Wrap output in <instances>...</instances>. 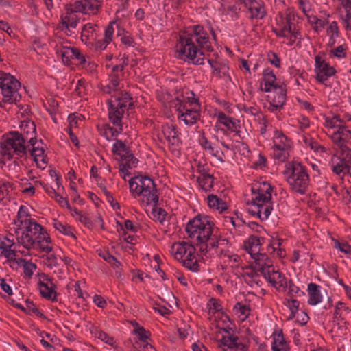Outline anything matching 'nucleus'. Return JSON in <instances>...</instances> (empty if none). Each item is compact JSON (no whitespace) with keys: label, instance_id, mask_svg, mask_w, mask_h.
<instances>
[{"label":"nucleus","instance_id":"obj_55","mask_svg":"<svg viewBox=\"0 0 351 351\" xmlns=\"http://www.w3.org/2000/svg\"><path fill=\"white\" fill-rule=\"evenodd\" d=\"M254 120L259 125L260 134L262 135L265 134L267 127V121L266 119V117L263 114H258V117L254 119Z\"/></svg>","mask_w":351,"mask_h":351},{"label":"nucleus","instance_id":"obj_4","mask_svg":"<svg viewBox=\"0 0 351 351\" xmlns=\"http://www.w3.org/2000/svg\"><path fill=\"white\" fill-rule=\"evenodd\" d=\"M130 191L144 206H156L158 196L156 184L152 179L146 176H137L129 181Z\"/></svg>","mask_w":351,"mask_h":351},{"label":"nucleus","instance_id":"obj_19","mask_svg":"<svg viewBox=\"0 0 351 351\" xmlns=\"http://www.w3.org/2000/svg\"><path fill=\"white\" fill-rule=\"evenodd\" d=\"M112 152L113 154L119 156L122 162H132V165H135L137 161L129 147L121 140H115Z\"/></svg>","mask_w":351,"mask_h":351},{"label":"nucleus","instance_id":"obj_20","mask_svg":"<svg viewBox=\"0 0 351 351\" xmlns=\"http://www.w3.org/2000/svg\"><path fill=\"white\" fill-rule=\"evenodd\" d=\"M162 132L169 143V148L173 151H177L180 144L179 134L176 130V126L173 124H165L162 127Z\"/></svg>","mask_w":351,"mask_h":351},{"label":"nucleus","instance_id":"obj_6","mask_svg":"<svg viewBox=\"0 0 351 351\" xmlns=\"http://www.w3.org/2000/svg\"><path fill=\"white\" fill-rule=\"evenodd\" d=\"M20 82L10 73H0V107L5 104L17 105L21 100Z\"/></svg>","mask_w":351,"mask_h":351},{"label":"nucleus","instance_id":"obj_56","mask_svg":"<svg viewBox=\"0 0 351 351\" xmlns=\"http://www.w3.org/2000/svg\"><path fill=\"white\" fill-rule=\"evenodd\" d=\"M300 3L303 12L308 17L307 12L311 10L315 4V1L313 0H300Z\"/></svg>","mask_w":351,"mask_h":351},{"label":"nucleus","instance_id":"obj_29","mask_svg":"<svg viewBox=\"0 0 351 351\" xmlns=\"http://www.w3.org/2000/svg\"><path fill=\"white\" fill-rule=\"evenodd\" d=\"M273 142V147L280 148L283 149H290L291 148V141L281 131L276 130L274 132Z\"/></svg>","mask_w":351,"mask_h":351},{"label":"nucleus","instance_id":"obj_12","mask_svg":"<svg viewBox=\"0 0 351 351\" xmlns=\"http://www.w3.org/2000/svg\"><path fill=\"white\" fill-rule=\"evenodd\" d=\"M181 44H206L210 42L208 34L204 31L202 27L196 25L191 30H184L180 32L179 36Z\"/></svg>","mask_w":351,"mask_h":351},{"label":"nucleus","instance_id":"obj_40","mask_svg":"<svg viewBox=\"0 0 351 351\" xmlns=\"http://www.w3.org/2000/svg\"><path fill=\"white\" fill-rule=\"evenodd\" d=\"M53 226L56 230L59 231L60 233L68 236L71 235L73 237H75V235L72 232L71 227L69 226L67 223H63L57 219H53Z\"/></svg>","mask_w":351,"mask_h":351},{"label":"nucleus","instance_id":"obj_10","mask_svg":"<svg viewBox=\"0 0 351 351\" xmlns=\"http://www.w3.org/2000/svg\"><path fill=\"white\" fill-rule=\"evenodd\" d=\"M178 119L185 125H192L200 119V106H191L190 104L175 103Z\"/></svg>","mask_w":351,"mask_h":351},{"label":"nucleus","instance_id":"obj_30","mask_svg":"<svg viewBox=\"0 0 351 351\" xmlns=\"http://www.w3.org/2000/svg\"><path fill=\"white\" fill-rule=\"evenodd\" d=\"M208 62L213 69V75L220 78L230 79V75H228L229 68L226 64L211 60H208Z\"/></svg>","mask_w":351,"mask_h":351},{"label":"nucleus","instance_id":"obj_43","mask_svg":"<svg viewBox=\"0 0 351 351\" xmlns=\"http://www.w3.org/2000/svg\"><path fill=\"white\" fill-rule=\"evenodd\" d=\"M233 309L237 313L240 314L239 315V317L242 316V320L247 319L250 313V306L245 304H243L241 302H237Z\"/></svg>","mask_w":351,"mask_h":351},{"label":"nucleus","instance_id":"obj_44","mask_svg":"<svg viewBox=\"0 0 351 351\" xmlns=\"http://www.w3.org/2000/svg\"><path fill=\"white\" fill-rule=\"evenodd\" d=\"M290 149H283L280 148L273 147L274 158L280 162H285L289 157Z\"/></svg>","mask_w":351,"mask_h":351},{"label":"nucleus","instance_id":"obj_7","mask_svg":"<svg viewBox=\"0 0 351 351\" xmlns=\"http://www.w3.org/2000/svg\"><path fill=\"white\" fill-rule=\"evenodd\" d=\"M170 253L189 270L193 272L199 271L197 253L191 243L186 241L176 242L171 245Z\"/></svg>","mask_w":351,"mask_h":351},{"label":"nucleus","instance_id":"obj_35","mask_svg":"<svg viewBox=\"0 0 351 351\" xmlns=\"http://www.w3.org/2000/svg\"><path fill=\"white\" fill-rule=\"evenodd\" d=\"M217 120L220 123L224 125L228 130L231 132L237 130L239 121L228 117L224 112H220L217 114Z\"/></svg>","mask_w":351,"mask_h":351},{"label":"nucleus","instance_id":"obj_42","mask_svg":"<svg viewBox=\"0 0 351 351\" xmlns=\"http://www.w3.org/2000/svg\"><path fill=\"white\" fill-rule=\"evenodd\" d=\"M65 9L66 11H69L73 14L75 12L87 13L84 0L76 1L73 4H67L65 6Z\"/></svg>","mask_w":351,"mask_h":351},{"label":"nucleus","instance_id":"obj_47","mask_svg":"<svg viewBox=\"0 0 351 351\" xmlns=\"http://www.w3.org/2000/svg\"><path fill=\"white\" fill-rule=\"evenodd\" d=\"M299 304L300 302L295 300L291 298L289 300L287 301V306H289L291 313L289 316V319H293L296 314L299 312Z\"/></svg>","mask_w":351,"mask_h":351},{"label":"nucleus","instance_id":"obj_52","mask_svg":"<svg viewBox=\"0 0 351 351\" xmlns=\"http://www.w3.org/2000/svg\"><path fill=\"white\" fill-rule=\"evenodd\" d=\"M308 20L316 32H319L326 23L325 21L318 19L315 16H308Z\"/></svg>","mask_w":351,"mask_h":351},{"label":"nucleus","instance_id":"obj_58","mask_svg":"<svg viewBox=\"0 0 351 351\" xmlns=\"http://www.w3.org/2000/svg\"><path fill=\"white\" fill-rule=\"evenodd\" d=\"M68 121L71 128H77L78 121H82V115L77 114H72L68 117Z\"/></svg>","mask_w":351,"mask_h":351},{"label":"nucleus","instance_id":"obj_15","mask_svg":"<svg viewBox=\"0 0 351 351\" xmlns=\"http://www.w3.org/2000/svg\"><path fill=\"white\" fill-rule=\"evenodd\" d=\"M114 23L112 22L109 24L105 31V37L104 42L108 44L111 42L119 43L121 42L123 44H129L134 43V40L128 35L124 33L123 29H119L116 27V32L114 28Z\"/></svg>","mask_w":351,"mask_h":351},{"label":"nucleus","instance_id":"obj_45","mask_svg":"<svg viewBox=\"0 0 351 351\" xmlns=\"http://www.w3.org/2000/svg\"><path fill=\"white\" fill-rule=\"evenodd\" d=\"M348 163L343 160L332 165V171L337 176H343L346 173L348 174Z\"/></svg>","mask_w":351,"mask_h":351},{"label":"nucleus","instance_id":"obj_27","mask_svg":"<svg viewBox=\"0 0 351 351\" xmlns=\"http://www.w3.org/2000/svg\"><path fill=\"white\" fill-rule=\"evenodd\" d=\"M350 313V309L343 302H338L333 313V322L338 325L346 324V315Z\"/></svg>","mask_w":351,"mask_h":351},{"label":"nucleus","instance_id":"obj_63","mask_svg":"<svg viewBox=\"0 0 351 351\" xmlns=\"http://www.w3.org/2000/svg\"><path fill=\"white\" fill-rule=\"evenodd\" d=\"M97 337L108 345L113 346L114 340L112 337L108 336L106 332L100 331L98 332Z\"/></svg>","mask_w":351,"mask_h":351},{"label":"nucleus","instance_id":"obj_48","mask_svg":"<svg viewBox=\"0 0 351 351\" xmlns=\"http://www.w3.org/2000/svg\"><path fill=\"white\" fill-rule=\"evenodd\" d=\"M122 62L119 64L114 65L112 67V71L110 74H117L118 75H122L123 76V71L125 66L128 64V58L123 55V58H121Z\"/></svg>","mask_w":351,"mask_h":351},{"label":"nucleus","instance_id":"obj_38","mask_svg":"<svg viewBox=\"0 0 351 351\" xmlns=\"http://www.w3.org/2000/svg\"><path fill=\"white\" fill-rule=\"evenodd\" d=\"M272 351H288L287 345L282 333L274 335Z\"/></svg>","mask_w":351,"mask_h":351},{"label":"nucleus","instance_id":"obj_54","mask_svg":"<svg viewBox=\"0 0 351 351\" xmlns=\"http://www.w3.org/2000/svg\"><path fill=\"white\" fill-rule=\"evenodd\" d=\"M86 5L87 13L95 14L100 6V3L97 0H84Z\"/></svg>","mask_w":351,"mask_h":351},{"label":"nucleus","instance_id":"obj_34","mask_svg":"<svg viewBox=\"0 0 351 351\" xmlns=\"http://www.w3.org/2000/svg\"><path fill=\"white\" fill-rule=\"evenodd\" d=\"M11 262L14 264H16L18 266L23 267V273L25 276L30 278L33 275L34 271L36 269V266L34 263H32L30 261H27L23 258H15L11 259Z\"/></svg>","mask_w":351,"mask_h":351},{"label":"nucleus","instance_id":"obj_8","mask_svg":"<svg viewBox=\"0 0 351 351\" xmlns=\"http://www.w3.org/2000/svg\"><path fill=\"white\" fill-rule=\"evenodd\" d=\"M3 142L1 143V153L3 156L11 160L13 158L16 159L27 154V143L21 137L19 132H10L3 136Z\"/></svg>","mask_w":351,"mask_h":351},{"label":"nucleus","instance_id":"obj_37","mask_svg":"<svg viewBox=\"0 0 351 351\" xmlns=\"http://www.w3.org/2000/svg\"><path fill=\"white\" fill-rule=\"evenodd\" d=\"M197 181L202 189L205 191H209L213 188L214 178L213 176L204 173L197 177Z\"/></svg>","mask_w":351,"mask_h":351},{"label":"nucleus","instance_id":"obj_39","mask_svg":"<svg viewBox=\"0 0 351 351\" xmlns=\"http://www.w3.org/2000/svg\"><path fill=\"white\" fill-rule=\"evenodd\" d=\"M62 60L65 65H69L71 63V60L74 59V47H63L60 51Z\"/></svg>","mask_w":351,"mask_h":351},{"label":"nucleus","instance_id":"obj_21","mask_svg":"<svg viewBox=\"0 0 351 351\" xmlns=\"http://www.w3.org/2000/svg\"><path fill=\"white\" fill-rule=\"evenodd\" d=\"M21 137L27 143L36 141V125L34 121H24L21 124Z\"/></svg>","mask_w":351,"mask_h":351},{"label":"nucleus","instance_id":"obj_5","mask_svg":"<svg viewBox=\"0 0 351 351\" xmlns=\"http://www.w3.org/2000/svg\"><path fill=\"white\" fill-rule=\"evenodd\" d=\"M284 175L293 191L301 195L306 192L309 185V176L306 168L300 162H291L287 164Z\"/></svg>","mask_w":351,"mask_h":351},{"label":"nucleus","instance_id":"obj_59","mask_svg":"<svg viewBox=\"0 0 351 351\" xmlns=\"http://www.w3.org/2000/svg\"><path fill=\"white\" fill-rule=\"evenodd\" d=\"M134 332L138 335V339L141 341L145 342L149 338L148 335H147L149 332H147L143 326L137 327L134 330Z\"/></svg>","mask_w":351,"mask_h":351},{"label":"nucleus","instance_id":"obj_31","mask_svg":"<svg viewBox=\"0 0 351 351\" xmlns=\"http://www.w3.org/2000/svg\"><path fill=\"white\" fill-rule=\"evenodd\" d=\"M309 295L308 304L314 306L322 301V296L320 293V287L315 283H310L308 285Z\"/></svg>","mask_w":351,"mask_h":351},{"label":"nucleus","instance_id":"obj_25","mask_svg":"<svg viewBox=\"0 0 351 351\" xmlns=\"http://www.w3.org/2000/svg\"><path fill=\"white\" fill-rule=\"evenodd\" d=\"M272 210V204H263L262 206H250L248 213L252 216H256L261 221H263L268 218Z\"/></svg>","mask_w":351,"mask_h":351},{"label":"nucleus","instance_id":"obj_13","mask_svg":"<svg viewBox=\"0 0 351 351\" xmlns=\"http://www.w3.org/2000/svg\"><path fill=\"white\" fill-rule=\"evenodd\" d=\"M251 190L252 197L250 206L272 204L271 202L272 188L269 184L263 182L252 186Z\"/></svg>","mask_w":351,"mask_h":351},{"label":"nucleus","instance_id":"obj_32","mask_svg":"<svg viewBox=\"0 0 351 351\" xmlns=\"http://www.w3.org/2000/svg\"><path fill=\"white\" fill-rule=\"evenodd\" d=\"M243 3L251 13L252 18L262 19L264 16L265 10L258 2L254 0H247V2L244 1Z\"/></svg>","mask_w":351,"mask_h":351},{"label":"nucleus","instance_id":"obj_22","mask_svg":"<svg viewBox=\"0 0 351 351\" xmlns=\"http://www.w3.org/2000/svg\"><path fill=\"white\" fill-rule=\"evenodd\" d=\"M77 21L78 18L75 14L66 11L65 14L62 16L59 28L66 34H69L71 33V29H75L76 27Z\"/></svg>","mask_w":351,"mask_h":351},{"label":"nucleus","instance_id":"obj_28","mask_svg":"<svg viewBox=\"0 0 351 351\" xmlns=\"http://www.w3.org/2000/svg\"><path fill=\"white\" fill-rule=\"evenodd\" d=\"M276 80V75L272 70L270 69H265L263 73L264 86L263 87V86L261 85V90L264 92H270L274 86H278V85L275 84Z\"/></svg>","mask_w":351,"mask_h":351},{"label":"nucleus","instance_id":"obj_2","mask_svg":"<svg viewBox=\"0 0 351 351\" xmlns=\"http://www.w3.org/2000/svg\"><path fill=\"white\" fill-rule=\"evenodd\" d=\"M16 233V244L27 250L38 249L47 254L52 251L49 234L36 221H29L23 228H18Z\"/></svg>","mask_w":351,"mask_h":351},{"label":"nucleus","instance_id":"obj_1","mask_svg":"<svg viewBox=\"0 0 351 351\" xmlns=\"http://www.w3.org/2000/svg\"><path fill=\"white\" fill-rule=\"evenodd\" d=\"M185 230L189 237L196 238L197 246L203 254L213 250L223 254L229 246V241L214 230L207 217H195L186 223Z\"/></svg>","mask_w":351,"mask_h":351},{"label":"nucleus","instance_id":"obj_60","mask_svg":"<svg viewBox=\"0 0 351 351\" xmlns=\"http://www.w3.org/2000/svg\"><path fill=\"white\" fill-rule=\"evenodd\" d=\"M15 245L14 239H11L8 237H3V239H0V249L5 250V248H11Z\"/></svg>","mask_w":351,"mask_h":351},{"label":"nucleus","instance_id":"obj_24","mask_svg":"<svg viewBox=\"0 0 351 351\" xmlns=\"http://www.w3.org/2000/svg\"><path fill=\"white\" fill-rule=\"evenodd\" d=\"M122 75H118L115 74H109V84L103 86L101 87V90L104 93L107 94H114L111 96V98L119 93H125L126 92L119 91V82L121 79Z\"/></svg>","mask_w":351,"mask_h":351},{"label":"nucleus","instance_id":"obj_18","mask_svg":"<svg viewBox=\"0 0 351 351\" xmlns=\"http://www.w3.org/2000/svg\"><path fill=\"white\" fill-rule=\"evenodd\" d=\"M271 95L268 97L270 99L269 110L274 112L282 107L286 100V88L285 85L274 86Z\"/></svg>","mask_w":351,"mask_h":351},{"label":"nucleus","instance_id":"obj_49","mask_svg":"<svg viewBox=\"0 0 351 351\" xmlns=\"http://www.w3.org/2000/svg\"><path fill=\"white\" fill-rule=\"evenodd\" d=\"M99 255L104 260H105L109 264H110L111 265H112V266H114L115 267H119L121 265L120 262L118 261L117 259L114 256H113L112 255H111L110 254H109L106 251H103V252L101 251L99 253Z\"/></svg>","mask_w":351,"mask_h":351},{"label":"nucleus","instance_id":"obj_17","mask_svg":"<svg viewBox=\"0 0 351 351\" xmlns=\"http://www.w3.org/2000/svg\"><path fill=\"white\" fill-rule=\"evenodd\" d=\"M261 246L260 239L256 236L250 237L245 243V249L254 260L253 266L254 269L258 267V261L263 258L262 256L268 257L265 253L260 252Z\"/></svg>","mask_w":351,"mask_h":351},{"label":"nucleus","instance_id":"obj_41","mask_svg":"<svg viewBox=\"0 0 351 351\" xmlns=\"http://www.w3.org/2000/svg\"><path fill=\"white\" fill-rule=\"evenodd\" d=\"M275 31H278L276 29ZM279 32H277V34L280 36H282L284 37L289 38V43H299L300 42V34L298 32H291L290 30V27L289 29L284 28L278 30Z\"/></svg>","mask_w":351,"mask_h":351},{"label":"nucleus","instance_id":"obj_62","mask_svg":"<svg viewBox=\"0 0 351 351\" xmlns=\"http://www.w3.org/2000/svg\"><path fill=\"white\" fill-rule=\"evenodd\" d=\"M332 141L337 144V145L342 147L345 141L343 139V138L337 132L336 130H334L330 135Z\"/></svg>","mask_w":351,"mask_h":351},{"label":"nucleus","instance_id":"obj_53","mask_svg":"<svg viewBox=\"0 0 351 351\" xmlns=\"http://www.w3.org/2000/svg\"><path fill=\"white\" fill-rule=\"evenodd\" d=\"M342 123L343 121L338 116L325 119V126L330 129H337Z\"/></svg>","mask_w":351,"mask_h":351},{"label":"nucleus","instance_id":"obj_46","mask_svg":"<svg viewBox=\"0 0 351 351\" xmlns=\"http://www.w3.org/2000/svg\"><path fill=\"white\" fill-rule=\"evenodd\" d=\"M339 12L345 29L346 30H351V9L348 10H339Z\"/></svg>","mask_w":351,"mask_h":351},{"label":"nucleus","instance_id":"obj_14","mask_svg":"<svg viewBox=\"0 0 351 351\" xmlns=\"http://www.w3.org/2000/svg\"><path fill=\"white\" fill-rule=\"evenodd\" d=\"M315 80L320 84H326L325 82L328 77L336 73L335 69L330 66L325 60H322L319 55L315 57Z\"/></svg>","mask_w":351,"mask_h":351},{"label":"nucleus","instance_id":"obj_23","mask_svg":"<svg viewBox=\"0 0 351 351\" xmlns=\"http://www.w3.org/2000/svg\"><path fill=\"white\" fill-rule=\"evenodd\" d=\"M45 280L47 281L46 282H42L40 280L38 282L40 293L42 297L45 298L55 300L56 296V292L55 291L56 286L51 280L45 276Z\"/></svg>","mask_w":351,"mask_h":351},{"label":"nucleus","instance_id":"obj_16","mask_svg":"<svg viewBox=\"0 0 351 351\" xmlns=\"http://www.w3.org/2000/svg\"><path fill=\"white\" fill-rule=\"evenodd\" d=\"M227 335H223L219 340L218 346L223 348L224 351L230 350L231 351H246L247 348L245 344L241 342L239 338L227 332Z\"/></svg>","mask_w":351,"mask_h":351},{"label":"nucleus","instance_id":"obj_9","mask_svg":"<svg viewBox=\"0 0 351 351\" xmlns=\"http://www.w3.org/2000/svg\"><path fill=\"white\" fill-rule=\"evenodd\" d=\"M255 269L260 271L265 279L278 291H285L287 287V280L285 276L276 269L273 261L269 257L262 256Z\"/></svg>","mask_w":351,"mask_h":351},{"label":"nucleus","instance_id":"obj_36","mask_svg":"<svg viewBox=\"0 0 351 351\" xmlns=\"http://www.w3.org/2000/svg\"><path fill=\"white\" fill-rule=\"evenodd\" d=\"M208 205L210 208L217 210L220 213L227 209L226 202L219 198L217 195L211 194L208 195Z\"/></svg>","mask_w":351,"mask_h":351},{"label":"nucleus","instance_id":"obj_26","mask_svg":"<svg viewBox=\"0 0 351 351\" xmlns=\"http://www.w3.org/2000/svg\"><path fill=\"white\" fill-rule=\"evenodd\" d=\"M27 153H29L30 156L33 157L34 160L36 162L38 167H41L38 164L39 160L43 162L44 165L46 164L44 157L45 150L43 147L39 146L37 141L27 144Z\"/></svg>","mask_w":351,"mask_h":351},{"label":"nucleus","instance_id":"obj_3","mask_svg":"<svg viewBox=\"0 0 351 351\" xmlns=\"http://www.w3.org/2000/svg\"><path fill=\"white\" fill-rule=\"evenodd\" d=\"M108 118L110 121L114 125L119 127L118 129L109 125L104 126L103 135L108 141L116 136L118 134L122 132V119L126 111L134 107L133 99L128 93H119L108 100Z\"/></svg>","mask_w":351,"mask_h":351},{"label":"nucleus","instance_id":"obj_50","mask_svg":"<svg viewBox=\"0 0 351 351\" xmlns=\"http://www.w3.org/2000/svg\"><path fill=\"white\" fill-rule=\"evenodd\" d=\"M326 34L330 41L335 42V38L338 36V27L336 22H332L328 25Z\"/></svg>","mask_w":351,"mask_h":351},{"label":"nucleus","instance_id":"obj_64","mask_svg":"<svg viewBox=\"0 0 351 351\" xmlns=\"http://www.w3.org/2000/svg\"><path fill=\"white\" fill-rule=\"evenodd\" d=\"M131 165H133L132 164V162H128L125 163L122 162L119 165V171L123 174V178L125 179V176H128L130 174L128 170L131 168Z\"/></svg>","mask_w":351,"mask_h":351},{"label":"nucleus","instance_id":"obj_33","mask_svg":"<svg viewBox=\"0 0 351 351\" xmlns=\"http://www.w3.org/2000/svg\"><path fill=\"white\" fill-rule=\"evenodd\" d=\"M29 221L35 220L30 217L27 206L21 205L17 213L16 220L14 221L15 224L19 227H24L28 224Z\"/></svg>","mask_w":351,"mask_h":351},{"label":"nucleus","instance_id":"obj_57","mask_svg":"<svg viewBox=\"0 0 351 351\" xmlns=\"http://www.w3.org/2000/svg\"><path fill=\"white\" fill-rule=\"evenodd\" d=\"M346 141V139L351 136V131L346 128L342 123L335 130Z\"/></svg>","mask_w":351,"mask_h":351},{"label":"nucleus","instance_id":"obj_61","mask_svg":"<svg viewBox=\"0 0 351 351\" xmlns=\"http://www.w3.org/2000/svg\"><path fill=\"white\" fill-rule=\"evenodd\" d=\"M26 307L29 312L34 313L39 317H45L44 315L39 311V310L36 308V305L32 302L27 301Z\"/></svg>","mask_w":351,"mask_h":351},{"label":"nucleus","instance_id":"obj_11","mask_svg":"<svg viewBox=\"0 0 351 351\" xmlns=\"http://www.w3.org/2000/svg\"><path fill=\"white\" fill-rule=\"evenodd\" d=\"M176 56L195 64H204V53L197 45H176Z\"/></svg>","mask_w":351,"mask_h":351},{"label":"nucleus","instance_id":"obj_51","mask_svg":"<svg viewBox=\"0 0 351 351\" xmlns=\"http://www.w3.org/2000/svg\"><path fill=\"white\" fill-rule=\"evenodd\" d=\"M206 150L208 151V152L212 156L215 157L219 162H223L224 154L220 148H219L217 147H214L211 144V145H208Z\"/></svg>","mask_w":351,"mask_h":351}]
</instances>
